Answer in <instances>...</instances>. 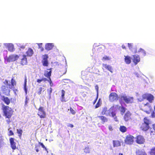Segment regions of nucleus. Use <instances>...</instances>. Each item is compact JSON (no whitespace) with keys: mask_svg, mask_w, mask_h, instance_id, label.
<instances>
[{"mask_svg":"<svg viewBox=\"0 0 155 155\" xmlns=\"http://www.w3.org/2000/svg\"><path fill=\"white\" fill-rule=\"evenodd\" d=\"M118 155H123V154L122 153H119Z\"/></svg>","mask_w":155,"mask_h":155,"instance_id":"nucleus-62","label":"nucleus"},{"mask_svg":"<svg viewBox=\"0 0 155 155\" xmlns=\"http://www.w3.org/2000/svg\"><path fill=\"white\" fill-rule=\"evenodd\" d=\"M9 86L3 85L2 87V90L3 91H5L7 90Z\"/></svg>","mask_w":155,"mask_h":155,"instance_id":"nucleus-35","label":"nucleus"},{"mask_svg":"<svg viewBox=\"0 0 155 155\" xmlns=\"http://www.w3.org/2000/svg\"><path fill=\"white\" fill-rule=\"evenodd\" d=\"M135 139L136 143L139 144H143L145 142V139L141 135L137 136Z\"/></svg>","mask_w":155,"mask_h":155,"instance_id":"nucleus-7","label":"nucleus"},{"mask_svg":"<svg viewBox=\"0 0 155 155\" xmlns=\"http://www.w3.org/2000/svg\"><path fill=\"white\" fill-rule=\"evenodd\" d=\"M28 98L27 96H26L25 97V105H27L28 102Z\"/></svg>","mask_w":155,"mask_h":155,"instance_id":"nucleus-46","label":"nucleus"},{"mask_svg":"<svg viewBox=\"0 0 155 155\" xmlns=\"http://www.w3.org/2000/svg\"><path fill=\"white\" fill-rule=\"evenodd\" d=\"M42 81H43L44 82H46V81H48V80L46 78H42Z\"/></svg>","mask_w":155,"mask_h":155,"instance_id":"nucleus-53","label":"nucleus"},{"mask_svg":"<svg viewBox=\"0 0 155 155\" xmlns=\"http://www.w3.org/2000/svg\"><path fill=\"white\" fill-rule=\"evenodd\" d=\"M26 56L28 57H31L34 54L33 50L31 48H29L28 50L26 52Z\"/></svg>","mask_w":155,"mask_h":155,"instance_id":"nucleus-17","label":"nucleus"},{"mask_svg":"<svg viewBox=\"0 0 155 155\" xmlns=\"http://www.w3.org/2000/svg\"><path fill=\"white\" fill-rule=\"evenodd\" d=\"M98 97V94H97L95 99L94 100V101L93 102V104H94L96 103L97 101V99Z\"/></svg>","mask_w":155,"mask_h":155,"instance_id":"nucleus-48","label":"nucleus"},{"mask_svg":"<svg viewBox=\"0 0 155 155\" xmlns=\"http://www.w3.org/2000/svg\"><path fill=\"white\" fill-rule=\"evenodd\" d=\"M152 126H155V124H153L152 125Z\"/></svg>","mask_w":155,"mask_h":155,"instance_id":"nucleus-63","label":"nucleus"},{"mask_svg":"<svg viewBox=\"0 0 155 155\" xmlns=\"http://www.w3.org/2000/svg\"><path fill=\"white\" fill-rule=\"evenodd\" d=\"M11 86L10 88L12 89L14 91L15 94H16V92L17 91V89H15V86H16V83L15 80L13 78H12L11 80Z\"/></svg>","mask_w":155,"mask_h":155,"instance_id":"nucleus-11","label":"nucleus"},{"mask_svg":"<svg viewBox=\"0 0 155 155\" xmlns=\"http://www.w3.org/2000/svg\"><path fill=\"white\" fill-rule=\"evenodd\" d=\"M22 132L23 131L21 129L17 130V133L18 134V136L20 138H21Z\"/></svg>","mask_w":155,"mask_h":155,"instance_id":"nucleus-29","label":"nucleus"},{"mask_svg":"<svg viewBox=\"0 0 155 155\" xmlns=\"http://www.w3.org/2000/svg\"><path fill=\"white\" fill-rule=\"evenodd\" d=\"M52 88L51 87L50 88V90H49V91L48 90V91L49 94V95L50 96V97H51V93L52 92Z\"/></svg>","mask_w":155,"mask_h":155,"instance_id":"nucleus-47","label":"nucleus"},{"mask_svg":"<svg viewBox=\"0 0 155 155\" xmlns=\"http://www.w3.org/2000/svg\"><path fill=\"white\" fill-rule=\"evenodd\" d=\"M111 116L112 117H114L116 116V114L115 111H112L111 112Z\"/></svg>","mask_w":155,"mask_h":155,"instance_id":"nucleus-45","label":"nucleus"},{"mask_svg":"<svg viewBox=\"0 0 155 155\" xmlns=\"http://www.w3.org/2000/svg\"><path fill=\"white\" fill-rule=\"evenodd\" d=\"M116 107H118V105H116Z\"/></svg>","mask_w":155,"mask_h":155,"instance_id":"nucleus-64","label":"nucleus"},{"mask_svg":"<svg viewBox=\"0 0 155 155\" xmlns=\"http://www.w3.org/2000/svg\"><path fill=\"white\" fill-rule=\"evenodd\" d=\"M3 99L2 100L5 102V103L7 104H8L10 103V100L8 97H5L4 96L2 97Z\"/></svg>","mask_w":155,"mask_h":155,"instance_id":"nucleus-26","label":"nucleus"},{"mask_svg":"<svg viewBox=\"0 0 155 155\" xmlns=\"http://www.w3.org/2000/svg\"><path fill=\"white\" fill-rule=\"evenodd\" d=\"M48 56L47 54H45L42 55V63L43 66L47 67L48 65Z\"/></svg>","mask_w":155,"mask_h":155,"instance_id":"nucleus-9","label":"nucleus"},{"mask_svg":"<svg viewBox=\"0 0 155 155\" xmlns=\"http://www.w3.org/2000/svg\"><path fill=\"white\" fill-rule=\"evenodd\" d=\"M102 102L101 101V99L100 98L99 99L97 103L96 104L95 106V108H97L98 107H99L101 104Z\"/></svg>","mask_w":155,"mask_h":155,"instance_id":"nucleus-31","label":"nucleus"},{"mask_svg":"<svg viewBox=\"0 0 155 155\" xmlns=\"http://www.w3.org/2000/svg\"><path fill=\"white\" fill-rule=\"evenodd\" d=\"M37 115L41 118H44L46 116V112L44 110V108L42 107H40L38 109V112Z\"/></svg>","mask_w":155,"mask_h":155,"instance_id":"nucleus-6","label":"nucleus"},{"mask_svg":"<svg viewBox=\"0 0 155 155\" xmlns=\"http://www.w3.org/2000/svg\"><path fill=\"white\" fill-rule=\"evenodd\" d=\"M28 63L27 59L25 55H22V58L21 59L20 64L22 65L27 64Z\"/></svg>","mask_w":155,"mask_h":155,"instance_id":"nucleus-13","label":"nucleus"},{"mask_svg":"<svg viewBox=\"0 0 155 155\" xmlns=\"http://www.w3.org/2000/svg\"><path fill=\"white\" fill-rule=\"evenodd\" d=\"M70 110L71 113L73 115H74L76 113V111L71 107H70Z\"/></svg>","mask_w":155,"mask_h":155,"instance_id":"nucleus-40","label":"nucleus"},{"mask_svg":"<svg viewBox=\"0 0 155 155\" xmlns=\"http://www.w3.org/2000/svg\"><path fill=\"white\" fill-rule=\"evenodd\" d=\"M48 81L49 83L50 84H51L52 82L51 78H50V79H48Z\"/></svg>","mask_w":155,"mask_h":155,"instance_id":"nucleus-55","label":"nucleus"},{"mask_svg":"<svg viewBox=\"0 0 155 155\" xmlns=\"http://www.w3.org/2000/svg\"><path fill=\"white\" fill-rule=\"evenodd\" d=\"M13 134L14 133L13 132L12 130H10V135H13Z\"/></svg>","mask_w":155,"mask_h":155,"instance_id":"nucleus-59","label":"nucleus"},{"mask_svg":"<svg viewBox=\"0 0 155 155\" xmlns=\"http://www.w3.org/2000/svg\"><path fill=\"white\" fill-rule=\"evenodd\" d=\"M98 117L101 120L103 123H104L108 121V119L104 116H99Z\"/></svg>","mask_w":155,"mask_h":155,"instance_id":"nucleus-24","label":"nucleus"},{"mask_svg":"<svg viewBox=\"0 0 155 155\" xmlns=\"http://www.w3.org/2000/svg\"><path fill=\"white\" fill-rule=\"evenodd\" d=\"M153 110L151 114V117L152 118H155V105L153 106Z\"/></svg>","mask_w":155,"mask_h":155,"instance_id":"nucleus-33","label":"nucleus"},{"mask_svg":"<svg viewBox=\"0 0 155 155\" xmlns=\"http://www.w3.org/2000/svg\"><path fill=\"white\" fill-rule=\"evenodd\" d=\"M19 58V56L16 54H12L10 55V61H14Z\"/></svg>","mask_w":155,"mask_h":155,"instance_id":"nucleus-19","label":"nucleus"},{"mask_svg":"<svg viewBox=\"0 0 155 155\" xmlns=\"http://www.w3.org/2000/svg\"><path fill=\"white\" fill-rule=\"evenodd\" d=\"M114 120L115 121H118V120L117 119V118L116 116H115V117H114Z\"/></svg>","mask_w":155,"mask_h":155,"instance_id":"nucleus-58","label":"nucleus"},{"mask_svg":"<svg viewBox=\"0 0 155 155\" xmlns=\"http://www.w3.org/2000/svg\"><path fill=\"white\" fill-rule=\"evenodd\" d=\"M143 99H147L149 103H152L154 100V96L150 94H145L142 95Z\"/></svg>","mask_w":155,"mask_h":155,"instance_id":"nucleus-4","label":"nucleus"},{"mask_svg":"<svg viewBox=\"0 0 155 155\" xmlns=\"http://www.w3.org/2000/svg\"><path fill=\"white\" fill-rule=\"evenodd\" d=\"M131 113L129 111H127L124 114V119L125 121H128L131 119Z\"/></svg>","mask_w":155,"mask_h":155,"instance_id":"nucleus-12","label":"nucleus"},{"mask_svg":"<svg viewBox=\"0 0 155 155\" xmlns=\"http://www.w3.org/2000/svg\"><path fill=\"white\" fill-rule=\"evenodd\" d=\"M39 144L42 147H43V148H44L45 149V150H46V151H47V148H46V147H45V146H44V145L43 144V143H41V142H39Z\"/></svg>","mask_w":155,"mask_h":155,"instance_id":"nucleus-43","label":"nucleus"},{"mask_svg":"<svg viewBox=\"0 0 155 155\" xmlns=\"http://www.w3.org/2000/svg\"><path fill=\"white\" fill-rule=\"evenodd\" d=\"M51 71L50 70L49 71H47L46 73L44 74V75L48 79H50L51 75Z\"/></svg>","mask_w":155,"mask_h":155,"instance_id":"nucleus-27","label":"nucleus"},{"mask_svg":"<svg viewBox=\"0 0 155 155\" xmlns=\"http://www.w3.org/2000/svg\"><path fill=\"white\" fill-rule=\"evenodd\" d=\"M27 78L26 77H25V81H24V89L25 91V94L26 95L27 94V89L26 88V84H27Z\"/></svg>","mask_w":155,"mask_h":155,"instance_id":"nucleus-28","label":"nucleus"},{"mask_svg":"<svg viewBox=\"0 0 155 155\" xmlns=\"http://www.w3.org/2000/svg\"><path fill=\"white\" fill-rule=\"evenodd\" d=\"M120 130L121 132L124 133L127 131V128L125 127H120Z\"/></svg>","mask_w":155,"mask_h":155,"instance_id":"nucleus-34","label":"nucleus"},{"mask_svg":"<svg viewBox=\"0 0 155 155\" xmlns=\"http://www.w3.org/2000/svg\"><path fill=\"white\" fill-rule=\"evenodd\" d=\"M133 44L132 43H128V47L130 49L132 50L133 48Z\"/></svg>","mask_w":155,"mask_h":155,"instance_id":"nucleus-42","label":"nucleus"},{"mask_svg":"<svg viewBox=\"0 0 155 155\" xmlns=\"http://www.w3.org/2000/svg\"><path fill=\"white\" fill-rule=\"evenodd\" d=\"M135 153L136 155H147V153L143 149L136 150Z\"/></svg>","mask_w":155,"mask_h":155,"instance_id":"nucleus-16","label":"nucleus"},{"mask_svg":"<svg viewBox=\"0 0 155 155\" xmlns=\"http://www.w3.org/2000/svg\"><path fill=\"white\" fill-rule=\"evenodd\" d=\"M38 45L39 47V48H40L42 47V43H39L38 44Z\"/></svg>","mask_w":155,"mask_h":155,"instance_id":"nucleus-54","label":"nucleus"},{"mask_svg":"<svg viewBox=\"0 0 155 155\" xmlns=\"http://www.w3.org/2000/svg\"><path fill=\"white\" fill-rule=\"evenodd\" d=\"M122 47L123 49H126V47L125 45H122Z\"/></svg>","mask_w":155,"mask_h":155,"instance_id":"nucleus-57","label":"nucleus"},{"mask_svg":"<svg viewBox=\"0 0 155 155\" xmlns=\"http://www.w3.org/2000/svg\"><path fill=\"white\" fill-rule=\"evenodd\" d=\"M137 52L139 53H141L142 54L143 56H145L146 54V53L144 50L143 49L140 48V49L138 50V51H136L134 52V53H136Z\"/></svg>","mask_w":155,"mask_h":155,"instance_id":"nucleus-25","label":"nucleus"},{"mask_svg":"<svg viewBox=\"0 0 155 155\" xmlns=\"http://www.w3.org/2000/svg\"><path fill=\"white\" fill-rule=\"evenodd\" d=\"M114 106H112L111 107V108H112V109H114Z\"/></svg>","mask_w":155,"mask_h":155,"instance_id":"nucleus-61","label":"nucleus"},{"mask_svg":"<svg viewBox=\"0 0 155 155\" xmlns=\"http://www.w3.org/2000/svg\"><path fill=\"white\" fill-rule=\"evenodd\" d=\"M140 109L147 114H149L150 111H152V107L151 105L148 102L143 101L139 104Z\"/></svg>","mask_w":155,"mask_h":155,"instance_id":"nucleus-1","label":"nucleus"},{"mask_svg":"<svg viewBox=\"0 0 155 155\" xmlns=\"http://www.w3.org/2000/svg\"><path fill=\"white\" fill-rule=\"evenodd\" d=\"M133 62L135 65H136L140 61V58L139 56L136 55H133Z\"/></svg>","mask_w":155,"mask_h":155,"instance_id":"nucleus-15","label":"nucleus"},{"mask_svg":"<svg viewBox=\"0 0 155 155\" xmlns=\"http://www.w3.org/2000/svg\"><path fill=\"white\" fill-rule=\"evenodd\" d=\"M41 48V51H43L44 50V48H43L41 47V48Z\"/></svg>","mask_w":155,"mask_h":155,"instance_id":"nucleus-60","label":"nucleus"},{"mask_svg":"<svg viewBox=\"0 0 155 155\" xmlns=\"http://www.w3.org/2000/svg\"><path fill=\"white\" fill-rule=\"evenodd\" d=\"M10 144L11 147L13 150H15L16 148V143L14 142V139L13 138H10Z\"/></svg>","mask_w":155,"mask_h":155,"instance_id":"nucleus-23","label":"nucleus"},{"mask_svg":"<svg viewBox=\"0 0 155 155\" xmlns=\"http://www.w3.org/2000/svg\"><path fill=\"white\" fill-rule=\"evenodd\" d=\"M38 147H39L38 146H36L35 147V149L37 152L39 151Z\"/></svg>","mask_w":155,"mask_h":155,"instance_id":"nucleus-50","label":"nucleus"},{"mask_svg":"<svg viewBox=\"0 0 155 155\" xmlns=\"http://www.w3.org/2000/svg\"><path fill=\"white\" fill-rule=\"evenodd\" d=\"M54 45L52 43H48L46 44L45 49L47 51H49L52 49Z\"/></svg>","mask_w":155,"mask_h":155,"instance_id":"nucleus-21","label":"nucleus"},{"mask_svg":"<svg viewBox=\"0 0 155 155\" xmlns=\"http://www.w3.org/2000/svg\"><path fill=\"white\" fill-rule=\"evenodd\" d=\"M134 137L130 134L127 135L124 140V142L127 145H131L134 142Z\"/></svg>","mask_w":155,"mask_h":155,"instance_id":"nucleus-3","label":"nucleus"},{"mask_svg":"<svg viewBox=\"0 0 155 155\" xmlns=\"http://www.w3.org/2000/svg\"><path fill=\"white\" fill-rule=\"evenodd\" d=\"M143 124L145 126H149L152 124V121L147 117H145L143 119Z\"/></svg>","mask_w":155,"mask_h":155,"instance_id":"nucleus-14","label":"nucleus"},{"mask_svg":"<svg viewBox=\"0 0 155 155\" xmlns=\"http://www.w3.org/2000/svg\"><path fill=\"white\" fill-rule=\"evenodd\" d=\"M126 109L123 106L121 107L120 112L122 114H123L125 111Z\"/></svg>","mask_w":155,"mask_h":155,"instance_id":"nucleus-37","label":"nucleus"},{"mask_svg":"<svg viewBox=\"0 0 155 155\" xmlns=\"http://www.w3.org/2000/svg\"><path fill=\"white\" fill-rule=\"evenodd\" d=\"M118 98V94L115 92H111L109 96V100L111 102L117 101Z\"/></svg>","mask_w":155,"mask_h":155,"instance_id":"nucleus-5","label":"nucleus"},{"mask_svg":"<svg viewBox=\"0 0 155 155\" xmlns=\"http://www.w3.org/2000/svg\"><path fill=\"white\" fill-rule=\"evenodd\" d=\"M84 152L87 153H89L90 152V150L88 147H86L84 149Z\"/></svg>","mask_w":155,"mask_h":155,"instance_id":"nucleus-44","label":"nucleus"},{"mask_svg":"<svg viewBox=\"0 0 155 155\" xmlns=\"http://www.w3.org/2000/svg\"><path fill=\"white\" fill-rule=\"evenodd\" d=\"M9 59L8 58H6L5 59V63H7V62H9Z\"/></svg>","mask_w":155,"mask_h":155,"instance_id":"nucleus-51","label":"nucleus"},{"mask_svg":"<svg viewBox=\"0 0 155 155\" xmlns=\"http://www.w3.org/2000/svg\"><path fill=\"white\" fill-rule=\"evenodd\" d=\"M65 92L64 90H62L61 91V100L62 102H65L66 100L65 99L64 95Z\"/></svg>","mask_w":155,"mask_h":155,"instance_id":"nucleus-20","label":"nucleus"},{"mask_svg":"<svg viewBox=\"0 0 155 155\" xmlns=\"http://www.w3.org/2000/svg\"><path fill=\"white\" fill-rule=\"evenodd\" d=\"M4 83L5 85L6 86H9V85L8 83V81L7 80H5L4 82Z\"/></svg>","mask_w":155,"mask_h":155,"instance_id":"nucleus-49","label":"nucleus"},{"mask_svg":"<svg viewBox=\"0 0 155 155\" xmlns=\"http://www.w3.org/2000/svg\"><path fill=\"white\" fill-rule=\"evenodd\" d=\"M123 100L127 104H130L133 102L134 98L131 97H127L125 95H122L120 96V102Z\"/></svg>","mask_w":155,"mask_h":155,"instance_id":"nucleus-2","label":"nucleus"},{"mask_svg":"<svg viewBox=\"0 0 155 155\" xmlns=\"http://www.w3.org/2000/svg\"><path fill=\"white\" fill-rule=\"evenodd\" d=\"M44 89V88L42 87H40L38 89V90L37 91V93L38 95H40L41 93V91L43 90Z\"/></svg>","mask_w":155,"mask_h":155,"instance_id":"nucleus-39","label":"nucleus"},{"mask_svg":"<svg viewBox=\"0 0 155 155\" xmlns=\"http://www.w3.org/2000/svg\"><path fill=\"white\" fill-rule=\"evenodd\" d=\"M2 110L4 116L6 118H9L10 117V110L9 107L3 105Z\"/></svg>","mask_w":155,"mask_h":155,"instance_id":"nucleus-8","label":"nucleus"},{"mask_svg":"<svg viewBox=\"0 0 155 155\" xmlns=\"http://www.w3.org/2000/svg\"><path fill=\"white\" fill-rule=\"evenodd\" d=\"M113 146L114 147H118L121 146V143L118 140H113Z\"/></svg>","mask_w":155,"mask_h":155,"instance_id":"nucleus-18","label":"nucleus"},{"mask_svg":"<svg viewBox=\"0 0 155 155\" xmlns=\"http://www.w3.org/2000/svg\"><path fill=\"white\" fill-rule=\"evenodd\" d=\"M107 107H105L103 108L101 112L102 114L104 115L106 114L107 112Z\"/></svg>","mask_w":155,"mask_h":155,"instance_id":"nucleus-32","label":"nucleus"},{"mask_svg":"<svg viewBox=\"0 0 155 155\" xmlns=\"http://www.w3.org/2000/svg\"><path fill=\"white\" fill-rule=\"evenodd\" d=\"M124 61L127 64H129L131 62V58L129 56H124Z\"/></svg>","mask_w":155,"mask_h":155,"instance_id":"nucleus-22","label":"nucleus"},{"mask_svg":"<svg viewBox=\"0 0 155 155\" xmlns=\"http://www.w3.org/2000/svg\"><path fill=\"white\" fill-rule=\"evenodd\" d=\"M95 88L96 89V90H97V91H98V87L97 85H96L95 86Z\"/></svg>","mask_w":155,"mask_h":155,"instance_id":"nucleus-56","label":"nucleus"},{"mask_svg":"<svg viewBox=\"0 0 155 155\" xmlns=\"http://www.w3.org/2000/svg\"><path fill=\"white\" fill-rule=\"evenodd\" d=\"M111 58L106 55L104 56L102 58V60L103 61H110L111 59Z\"/></svg>","mask_w":155,"mask_h":155,"instance_id":"nucleus-30","label":"nucleus"},{"mask_svg":"<svg viewBox=\"0 0 155 155\" xmlns=\"http://www.w3.org/2000/svg\"><path fill=\"white\" fill-rule=\"evenodd\" d=\"M14 50L15 48L13 45L10 43V51H13Z\"/></svg>","mask_w":155,"mask_h":155,"instance_id":"nucleus-41","label":"nucleus"},{"mask_svg":"<svg viewBox=\"0 0 155 155\" xmlns=\"http://www.w3.org/2000/svg\"><path fill=\"white\" fill-rule=\"evenodd\" d=\"M62 71H61L60 72H61V74H65L67 71V70L65 68L62 67L61 68Z\"/></svg>","mask_w":155,"mask_h":155,"instance_id":"nucleus-36","label":"nucleus"},{"mask_svg":"<svg viewBox=\"0 0 155 155\" xmlns=\"http://www.w3.org/2000/svg\"><path fill=\"white\" fill-rule=\"evenodd\" d=\"M42 79H38L37 80V82L38 83H41V81H42Z\"/></svg>","mask_w":155,"mask_h":155,"instance_id":"nucleus-52","label":"nucleus"},{"mask_svg":"<svg viewBox=\"0 0 155 155\" xmlns=\"http://www.w3.org/2000/svg\"><path fill=\"white\" fill-rule=\"evenodd\" d=\"M102 66V69L103 71L107 70L111 73H113V68L110 65L106 64L103 63Z\"/></svg>","mask_w":155,"mask_h":155,"instance_id":"nucleus-10","label":"nucleus"},{"mask_svg":"<svg viewBox=\"0 0 155 155\" xmlns=\"http://www.w3.org/2000/svg\"><path fill=\"white\" fill-rule=\"evenodd\" d=\"M149 127H141L140 128L143 130L146 131L149 129Z\"/></svg>","mask_w":155,"mask_h":155,"instance_id":"nucleus-38","label":"nucleus"}]
</instances>
